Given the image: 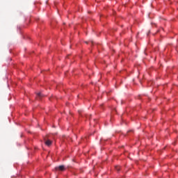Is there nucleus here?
<instances>
[{
    "label": "nucleus",
    "mask_w": 178,
    "mask_h": 178,
    "mask_svg": "<svg viewBox=\"0 0 178 178\" xmlns=\"http://www.w3.org/2000/svg\"><path fill=\"white\" fill-rule=\"evenodd\" d=\"M44 144L46 145H48V147H49V145H51V144H52V141H51V140L48 139V136L44 137Z\"/></svg>",
    "instance_id": "obj_1"
},
{
    "label": "nucleus",
    "mask_w": 178,
    "mask_h": 178,
    "mask_svg": "<svg viewBox=\"0 0 178 178\" xmlns=\"http://www.w3.org/2000/svg\"><path fill=\"white\" fill-rule=\"evenodd\" d=\"M55 169H56V170L63 171V170H65V165H60L58 167H56Z\"/></svg>",
    "instance_id": "obj_2"
},
{
    "label": "nucleus",
    "mask_w": 178,
    "mask_h": 178,
    "mask_svg": "<svg viewBox=\"0 0 178 178\" xmlns=\"http://www.w3.org/2000/svg\"><path fill=\"white\" fill-rule=\"evenodd\" d=\"M44 95H42V93L41 92H38L37 93V97L38 98H42V97H43Z\"/></svg>",
    "instance_id": "obj_3"
},
{
    "label": "nucleus",
    "mask_w": 178,
    "mask_h": 178,
    "mask_svg": "<svg viewBox=\"0 0 178 178\" xmlns=\"http://www.w3.org/2000/svg\"><path fill=\"white\" fill-rule=\"evenodd\" d=\"M115 170L117 172H119L120 170V166H115Z\"/></svg>",
    "instance_id": "obj_4"
}]
</instances>
